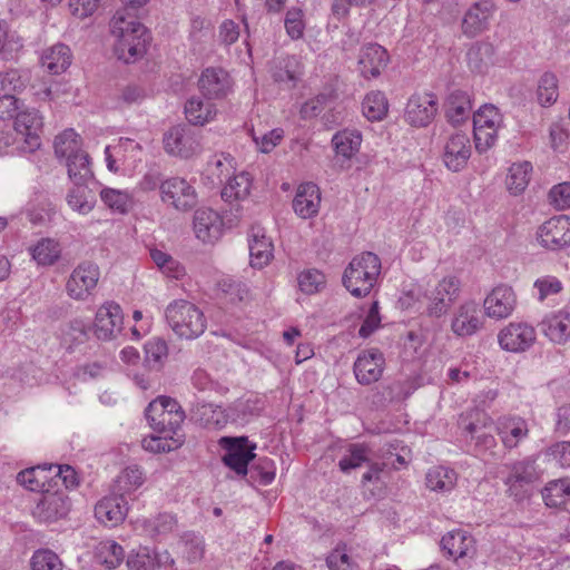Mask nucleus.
Here are the masks:
<instances>
[{"label":"nucleus","mask_w":570,"mask_h":570,"mask_svg":"<svg viewBox=\"0 0 570 570\" xmlns=\"http://www.w3.org/2000/svg\"><path fill=\"white\" fill-rule=\"evenodd\" d=\"M110 32L115 38V55L119 60L130 62L145 55L149 41L147 28L127 8L114 14Z\"/></svg>","instance_id":"1"},{"label":"nucleus","mask_w":570,"mask_h":570,"mask_svg":"<svg viewBox=\"0 0 570 570\" xmlns=\"http://www.w3.org/2000/svg\"><path fill=\"white\" fill-rule=\"evenodd\" d=\"M381 259L372 252L355 256L345 268L343 285L355 297L368 295L381 274Z\"/></svg>","instance_id":"2"},{"label":"nucleus","mask_w":570,"mask_h":570,"mask_svg":"<svg viewBox=\"0 0 570 570\" xmlns=\"http://www.w3.org/2000/svg\"><path fill=\"white\" fill-rule=\"evenodd\" d=\"M165 317L174 333L186 340L202 335L206 328V317L200 308L186 299H176L168 304Z\"/></svg>","instance_id":"3"},{"label":"nucleus","mask_w":570,"mask_h":570,"mask_svg":"<svg viewBox=\"0 0 570 570\" xmlns=\"http://www.w3.org/2000/svg\"><path fill=\"white\" fill-rule=\"evenodd\" d=\"M146 417L156 433H165L185 440L181 424L185 420V412L179 403L168 396H158L149 403L146 409Z\"/></svg>","instance_id":"4"},{"label":"nucleus","mask_w":570,"mask_h":570,"mask_svg":"<svg viewBox=\"0 0 570 570\" xmlns=\"http://www.w3.org/2000/svg\"><path fill=\"white\" fill-rule=\"evenodd\" d=\"M100 277L99 267L91 262L80 263L70 274L67 284V294L77 301H86L96 288Z\"/></svg>","instance_id":"5"},{"label":"nucleus","mask_w":570,"mask_h":570,"mask_svg":"<svg viewBox=\"0 0 570 570\" xmlns=\"http://www.w3.org/2000/svg\"><path fill=\"white\" fill-rule=\"evenodd\" d=\"M159 191L161 202L177 210H189L197 203L194 187L184 178L171 177L161 181Z\"/></svg>","instance_id":"6"},{"label":"nucleus","mask_w":570,"mask_h":570,"mask_svg":"<svg viewBox=\"0 0 570 570\" xmlns=\"http://www.w3.org/2000/svg\"><path fill=\"white\" fill-rule=\"evenodd\" d=\"M460 285V281L454 276L441 279L430 295H428L426 314L435 318L445 315L459 297Z\"/></svg>","instance_id":"7"},{"label":"nucleus","mask_w":570,"mask_h":570,"mask_svg":"<svg viewBox=\"0 0 570 570\" xmlns=\"http://www.w3.org/2000/svg\"><path fill=\"white\" fill-rule=\"evenodd\" d=\"M219 444L226 450L223 456L224 463L237 474H247V466L255 458L254 450L256 446L249 445L246 436H224L219 440Z\"/></svg>","instance_id":"8"},{"label":"nucleus","mask_w":570,"mask_h":570,"mask_svg":"<svg viewBox=\"0 0 570 570\" xmlns=\"http://www.w3.org/2000/svg\"><path fill=\"white\" fill-rule=\"evenodd\" d=\"M537 333L533 326L523 322H511L498 334V341L504 351L522 353L535 342Z\"/></svg>","instance_id":"9"},{"label":"nucleus","mask_w":570,"mask_h":570,"mask_svg":"<svg viewBox=\"0 0 570 570\" xmlns=\"http://www.w3.org/2000/svg\"><path fill=\"white\" fill-rule=\"evenodd\" d=\"M484 324L480 306L475 301L469 299L460 304L451 317V331L456 336L465 337L478 333Z\"/></svg>","instance_id":"10"},{"label":"nucleus","mask_w":570,"mask_h":570,"mask_svg":"<svg viewBox=\"0 0 570 570\" xmlns=\"http://www.w3.org/2000/svg\"><path fill=\"white\" fill-rule=\"evenodd\" d=\"M537 238L542 247L550 250L569 246L570 218L566 215L550 218L539 227Z\"/></svg>","instance_id":"11"},{"label":"nucleus","mask_w":570,"mask_h":570,"mask_svg":"<svg viewBox=\"0 0 570 570\" xmlns=\"http://www.w3.org/2000/svg\"><path fill=\"white\" fill-rule=\"evenodd\" d=\"M42 117L36 109H24L14 116V130L23 140V149L32 153L41 145Z\"/></svg>","instance_id":"12"},{"label":"nucleus","mask_w":570,"mask_h":570,"mask_svg":"<svg viewBox=\"0 0 570 570\" xmlns=\"http://www.w3.org/2000/svg\"><path fill=\"white\" fill-rule=\"evenodd\" d=\"M124 314L121 307L114 303L102 304L95 317V335L98 340L109 341L115 338L122 330Z\"/></svg>","instance_id":"13"},{"label":"nucleus","mask_w":570,"mask_h":570,"mask_svg":"<svg viewBox=\"0 0 570 570\" xmlns=\"http://www.w3.org/2000/svg\"><path fill=\"white\" fill-rule=\"evenodd\" d=\"M517 306V295L511 286L498 285L484 298L483 307L488 317L508 318Z\"/></svg>","instance_id":"14"},{"label":"nucleus","mask_w":570,"mask_h":570,"mask_svg":"<svg viewBox=\"0 0 570 570\" xmlns=\"http://www.w3.org/2000/svg\"><path fill=\"white\" fill-rule=\"evenodd\" d=\"M495 11L493 0H479L472 3L465 11L461 29L468 38H474L482 33L489 24V19Z\"/></svg>","instance_id":"15"},{"label":"nucleus","mask_w":570,"mask_h":570,"mask_svg":"<svg viewBox=\"0 0 570 570\" xmlns=\"http://www.w3.org/2000/svg\"><path fill=\"white\" fill-rule=\"evenodd\" d=\"M438 99L433 94L413 95L406 105V120L415 127H425L434 118Z\"/></svg>","instance_id":"16"},{"label":"nucleus","mask_w":570,"mask_h":570,"mask_svg":"<svg viewBox=\"0 0 570 570\" xmlns=\"http://www.w3.org/2000/svg\"><path fill=\"white\" fill-rule=\"evenodd\" d=\"M384 356L379 350L362 352L354 363V374L360 384L368 385L379 381L384 368Z\"/></svg>","instance_id":"17"},{"label":"nucleus","mask_w":570,"mask_h":570,"mask_svg":"<svg viewBox=\"0 0 570 570\" xmlns=\"http://www.w3.org/2000/svg\"><path fill=\"white\" fill-rule=\"evenodd\" d=\"M471 156L470 139L464 134H454L446 140L442 159L451 171L462 170Z\"/></svg>","instance_id":"18"},{"label":"nucleus","mask_w":570,"mask_h":570,"mask_svg":"<svg viewBox=\"0 0 570 570\" xmlns=\"http://www.w3.org/2000/svg\"><path fill=\"white\" fill-rule=\"evenodd\" d=\"M387 51L377 43H368L361 48L358 55V71L365 79L376 78L389 63Z\"/></svg>","instance_id":"19"},{"label":"nucleus","mask_w":570,"mask_h":570,"mask_svg":"<svg viewBox=\"0 0 570 570\" xmlns=\"http://www.w3.org/2000/svg\"><path fill=\"white\" fill-rule=\"evenodd\" d=\"M199 88L208 99L226 97L232 90V80L222 68H206L199 78Z\"/></svg>","instance_id":"20"},{"label":"nucleus","mask_w":570,"mask_h":570,"mask_svg":"<svg viewBox=\"0 0 570 570\" xmlns=\"http://www.w3.org/2000/svg\"><path fill=\"white\" fill-rule=\"evenodd\" d=\"M194 230L202 242L214 243L222 236L223 220L218 213L210 208L197 209L194 215Z\"/></svg>","instance_id":"21"},{"label":"nucleus","mask_w":570,"mask_h":570,"mask_svg":"<svg viewBox=\"0 0 570 570\" xmlns=\"http://www.w3.org/2000/svg\"><path fill=\"white\" fill-rule=\"evenodd\" d=\"M491 423V419L479 410L468 412L461 416L460 425L466 431L472 439L476 440V445L485 450L495 445V439L492 434L485 433L483 430Z\"/></svg>","instance_id":"22"},{"label":"nucleus","mask_w":570,"mask_h":570,"mask_svg":"<svg viewBox=\"0 0 570 570\" xmlns=\"http://www.w3.org/2000/svg\"><path fill=\"white\" fill-rule=\"evenodd\" d=\"M165 149L174 156L191 157L199 147L195 137L184 127L171 128L164 138Z\"/></svg>","instance_id":"23"},{"label":"nucleus","mask_w":570,"mask_h":570,"mask_svg":"<svg viewBox=\"0 0 570 570\" xmlns=\"http://www.w3.org/2000/svg\"><path fill=\"white\" fill-rule=\"evenodd\" d=\"M321 205V191L316 184L304 183L297 188L293 199L295 213L306 219L317 215Z\"/></svg>","instance_id":"24"},{"label":"nucleus","mask_w":570,"mask_h":570,"mask_svg":"<svg viewBox=\"0 0 570 570\" xmlns=\"http://www.w3.org/2000/svg\"><path fill=\"white\" fill-rule=\"evenodd\" d=\"M51 470H53V464H43L28 468L18 473L17 482L31 492L57 495L58 490L53 489L57 487V481H53V479H50V481L38 479V474H43L45 472H50Z\"/></svg>","instance_id":"25"},{"label":"nucleus","mask_w":570,"mask_h":570,"mask_svg":"<svg viewBox=\"0 0 570 570\" xmlns=\"http://www.w3.org/2000/svg\"><path fill=\"white\" fill-rule=\"evenodd\" d=\"M497 432L505 449L512 450L529 434V426L520 416L503 417L499 420Z\"/></svg>","instance_id":"26"},{"label":"nucleus","mask_w":570,"mask_h":570,"mask_svg":"<svg viewBox=\"0 0 570 570\" xmlns=\"http://www.w3.org/2000/svg\"><path fill=\"white\" fill-rule=\"evenodd\" d=\"M541 330L551 342L566 344L570 341V314L559 311L547 315L541 322Z\"/></svg>","instance_id":"27"},{"label":"nucleus","mask_w":570,"mask_h":570,"mask_svg":"<svg viewBox=\"0 0 570 570\" xmlns=\"http://www.w3.org/2000/svg\"><path fill=\"white\" fill-rule=\"evenodd\" d=\"M250 265L263 268L273 258V244L261 228H253L249 240Z\"/></svg>","instance_id":"28"},{"label":"nucleus","mask_w":570,"mask_h":570,"mask_svg":"<svg viewBox=\"0 0 570 570\" xmlns=\"http://www.w3.org/2000/svg\"><path fill=\"white\" fill-rule=\"evenodd\" d=\"M71 51L63 43H57L46 49L41 56L42 66L52 75L65 72L71 65Z\"/></svg>","instance_id":"29"},{"label":"nucleus","mask_w":570,"mask_h":570,"mask_svg":"<svg viewBox=\"0 0 570 570\" xmlns=\"http://www.w3.org/2000/svg\"><path fill=\"white\" fill-rule=\"evenodd\" d=\"M456 481L458 473L444 465L430 468L425 475L426 487L440 494L449 493L455 487Z\"/></svg>","instance_id":"30"},{"label":"nucleus","mask_w":570,"mask_h":570,"mask_svg":"<svg viewBox=\"0 0 570 570\" xmlns=\"http://www.w3.org/2000/svg\"><path fill=\"white\" fill-rule=\"evenodd\" d=\"M128 512L127 501H97L95 517L97 521L106 527H116L121 523Z\"/></svg>","instance_id":"31"},{"label":"nucleus","mask_w":570,"mask_h":570,"mask_svg":"<svg viewBox=\"0 0 570 570\" xmlns=\"http://www.w3.org/2000/svg\"><path fill=\"white\" fill-rule=\"evenodd\" d=\"M216 107L210 101H204L200 97H191L185 105V115L193 125H205L216 116Z\"/></svg>","instance_id":"32"},{"label":"nucleus","mask_w":570,"mask_h":570,"mask_svg":"<svg viewBox=\"0 0 570 570\" xmlns=\"http://www.w3.org/2000/svg\"><path fill=\"white\" fill-rule=\"evenodd\" d=\"M472 110L471 99L468 92L455 90L450 94L446 106V117L453 125L464 121Z\"/></svg>","instance_id":"33"},{"label":"nucleus","mask_w":570,"mask_h":570,"mask_svg":"<svg viewBox=\"0 0 570 570\" xmlns=\"http://www.w3.org/2000/svg\"><path fill=\"white\" fill-rule=\"evenodd\" d=\"M332 144L337 156L351 159L360 150L362 135L357 130L345 129L333 136Z\"/></svg>","instance_id":"34"},{"label":"nucleus","mask_w":570,"mask_h":570,"mask_svg":"<svg viewBox=\"0 0 570 570\" xmlns=\"http://www.w3.org/2000/svg\"><path fill=\"white\" fill-rule=\"evenodd\" d=\"M301 59L297 56L284 58L277 69L274 71V80L279 83H286L294 87L302 78L304 70Z\"/></svg>","instance_id":"35"},{"label":"nucleus","mask_w":570,"mask_h":570,"mask_svg":"<svg viewBox=\"0 0 570 570\" xmlns=\"http://www.w3.org/2000/svg\"><path fill=\"white\" fill-rule=\"evenodd\" d=\"M124 557L122 547L114 540L101 541L95 548V559L107 569L117 568Z\"/></svg>","instance_id":"36"},{"label":"nucleus","mask_w":570,"mask_h":570,"mask_svg":"<svg viewBox=\"0 0 570 570\" xmlns=\"http://www.w3.org/2000/svg\"><path fill=\"white\" fill-rule=\"evenodd\" d=\"M69 178L75 185L86 184L88 179L92 178L90 168L89 156L87 153L80 150L69 156L66 160Z\"/></svg>","instance_id":"37"},{"label":"nucleus","mask_w":570,"mask_h":570,"mask_svg":"<svg viewBox=\"0 0 570 570\" xmlns=\"http://www.w3.org/2000/svg\"><path fill=\"white\" fill-rule=\"evenodd\" d=\"M537 479L535 462L531 458H527L522 461L515 462L511 468V474L508 479L510 483V495L518 497L519 493L513 491L517 484L522 485L523 483L529 484Z\"/></svg>","instance_id":"38"},{"label":"nucleus","mask_w":570,"mask_h":570,"mask_svg":"<svg viewBox=\"0 0 570 570\" xmlns=\"http://www.w3.org/2000/svg\"><path fill=\"white\" fill-rule=\"evenodd\" d=\"M472 539L463 531H452L443 535L441 547L444 552L454 559L463 558L468 554Z\"/></svg>","instance_id":"39"},{"label":"nucleus","mask_w":570,"mask_h":570,"mask_svg":"<svg viewBox=\"0 0 570 570\" xmlns=\"http://www.w3.org/2000/svg\"><path fill=\"white\" fill-rule=\"evenodd\" d=\"M67 203L73 210L81 215H87L95 207L96 199L92 191L85 186V184H81L75 185V187L69 190Z\"/></svg>","instance_id":"40"},{"label":"nucleus","mask_w":570,"mask_h":570,"mask_svg":"<svg viewBox=\"0 0 570 570\" xmlns=\"http://www.w3.org/2000/svg\"><path fill=\"white\" fill-rule=\"evenodd\" d=\"M250 189V178L246 173L235 175L222 189V198L232 204L236 200L245 199Z\"/></svg>","instance_id":"41"},{"label":"nucleus","mask_w":570,"mask_h":570,"mask_svg":"<svg viewBox=\"0 0 570 570\" xmlns=\"http://www.w3.org/2000/svg\"><path fill=\"white\" fill-rule=\"evenodd\" d=\"M180 542L184 544V558L189 563L200 562L205 556V539L199 533L187 531L180 537Z\"/></svg>","instance_id":"42"},{"label":"nucleus","mask_w":570,"mask_h":570,"mask_svg":"<svg viewBox=\"0 0 570 570\" xmlns=\"http://www.w3.org/2000/svg\"><path fill=\"white\" fill-rule=\"evenodd\" d=\"M531 170L532 166L528 161L513 164L509 168L505 184L510 193L518 195L525 189L530 181Z\"/></svg>","instance_id":"43"},{"label":"nucleus","mask_w":570,"mask_h":570,"mask_svg":"<svg viewBox=\"0 0 570 570\" xmlns=\"http://www.w3.org/2000/svg\"><path fill=\"white\" fill-rule=\"evenodd\" d=\"M142 482V472L138 468H127L117 478L114 494L124 499L126 495H130Z\"/></svg>","instance_id":"44"},{"label":"nucleus","mask_w":570,"mask_h":570,"mask_svg":"<svg viewBox=\"0 0 570 570\" xmlns=\"http://www.w3.org/2000/svg\"><path fill=\"white\" fill-rule=\"evenodd\" d=\"M389 104L383 92L372 91L362 102V110L368 120H381L387 114Z\"/></svg>","instance_id":"45"},{"label":"nucleus","mask_w":570,"mask_h":570,"mask_svg":"<svg viewBox=\"0 0 570 570\" xmlns=\"http://www.w3.org/2000/svg\"><path fill=\"white\" fill-rule=\"evenodd\" d=\"M184 443V439L180 436L175 438L165 435V433H157V435H150L144 438L141 445L145 450L154 453L170 452L180 448Z\"/></svg>","instance_id":"46"},{"label":"nucleus","mask_w":570,"mask_h":570,"mask_svg":"<svg viewBox=\"0 0 570 570\" xmlns=\"http://www.w3.org/2000/svg\"><path fill=\"white\" fill-rule=\"evenodd\" d=\"M67 511L65 501H38L32 514L41 522H53L66 515Z\"/></svg>","instance_id":"47"},{"label":"nucleus","mask_w":570,"mask_h":570,"mask_svg":"<svg viewBox=\"0 0 570 570\" xmlns=\"http://www.w3.org/2000/svg\"><path fill=\"white\" fill-rule=\"evenodd\" d=\"M61 248L58 242L42 238L32 248V257L40 265H52L60 257Z\"/></svg>","instance_id":"48"},{"label":"nucleus","mask_w":570,"mask_h":570,"mask_svg":"<svg viewBox=\"0 0 570 570\" xmlns=\"http://www.w3.org/2000/svg\"><path fill=\"white\" fill-rule=\"evenodd\" d=\"M89 327L83 320L75 318L61 330L62 342L69 347L82 344L88 340Z\"/></svg>","instance_id":"49"},{"label":"nucleus","mask_w":570,"mask_h":570,"mask_svg":"<svg viewBox=\"0 0 570 570\" xmlns=\"http://www.w3.org/2000/svg\"><path fill=\"white\" fill-rule=\"evenodd\" d=\"M80 151L79 135L73 129H66L55 139V154L59 158L68 159Z\"/></svg>","instance_id":"50"},{"label":"nucleus","mask_w":570,"mask_h":570,"mask_svg":"<svg viewBox=\"0 0 570 570\" xmlns=\"http://www.w3.org/2000/svg\"><path fill=\"white\" fill-rule=\"evenodd\" d=\"M150 257L159 269L168 277L180 278L185 274V268L169 254L154 248L150 250Z\"/></svg>","instance_id":"51"},{"label":"nucleus","mask_w":570,"mask_h":570,"mask_svg":"<svg viewBox=\"0 0 570 570\" xmlns=\"http://www.w3.org/2000/svg\"><path fill=\"white\" fill-rule=\"evenodd\" d=\"M538 100L541 106L547 107L554 104L558 99V80L551 72H546L539 80L538 85Z\"/></svg>","instance_id":"52"},{"label":"nucleus","mask_w":570,"mask_h":570,"mask_svg":"<svg viewBox=\"0 0 570 570\" xmlns=\"http://www.w3.org/2000/svg\"><path fill=\"white\" fill-rule=\"evenodd\" d=\"M367 452L368 450L364 444H351L347 448V453L338 462L341 471L347 473L367 462Z\"/></svg>","instance_id":"53"},{"label":"nucleus","mask_w":570,"mask_h":570,"mask_svg":"<svg viewBox=\"0 0 570 570\" xmlns=\"http://www.w3.org/2000/svg\"><path fill=\"white\" fill-rule=\"evenodd\" d=\"M297 281L299 289L307 295L321 292L326 284L325 275L315 268L302 272Z\"/></svg>","instance_id":"54"},{"label":"nucleus","mask_w":570,"mask_h":570,"mask_svg":"<svg viewBox=\"0 0 570 570\" xmlns=\"http://www.w3.org/2000/svg\"><path fill=\"white\" fill-rule=\"evenodd\" d=\"M100 197L109 208L120 214L127 213L131 204V198L126 191L114 188H104Z\"/></svg>","instance_id":"55"},{"label":"nucleus","mask_w":570,"mask_h":570,"mask_svg":"<svg viewBox=\"0 0 570 570\" xmlns=\"http://www.w3.org/2000/svg\"><path fill=\"white\" fill-rule=\"evenodd\" d=\"M502 122L499 110L492 105H484L473 115V127L498 130Z\"/></svg>","instance_id":"56"},{"label":"nucleus","mask_w":570,"mask_h":570,"mask_svg":"<svg viewBox=\"0 0 570 570\" xmlns=\"http://www.w3.org/2000/svg\"><path fill=\"white\" fill-rule=\"evenodd\" d=\"M32 570H61L62 562L58 554L49 549H39L33 552L31 561Z\"/></svg>","instance_id":"57"},{"label":"nucleus","mask_w":570,"mask_h":570,"mask_svg":"<svg viewBox=\"0 0 570 570\" xmlns=\"http://www.w3.org/2000/svg\"><path fill=\"white\" fill-rule=\"evenodd\" d=\"M304 12L301 8L292 7L287 10L284 26L286 29V33L293 39H301L304 35L305 22H304Z\"/></svg>","instance_id":"58"},{"label":"nucleus","mask_w":570,"mask_h":570,"mask_svg":"<svg viewBox=\"0 0 570 570\" xmlns=\"http://www.w3.org/2000/svg\"><path fill=\"white\" fill-rule=\"evenodd\" d=\"M326 564L330 570H353L355 562L347 554L346 544L338 543L327 556Z\"/></svg>","instance_id":"59"},{"label":"nucleus","mask_w":570,"mask_h":570,"mask_svg":"<svg viewBox=\"0 0 570 570\" xmlns=\"http://www.w3.org/2000/svg\"><path fill=\"white\" fill-rule=\"evenodd\" d=\"M177 525L176 518L168 513L159 514L156 519L144 521V531L151 537H158L171 532Z\"/></svg>","instance_id":"60"},{"label":"nucleus","mask_w":570,"mask_h":570,"mask_svg":"<svg viewBox=\"0 0 570 570\" xmlns=\"http://www.w3.org/2000/svg\"><path fill=\"white\" fill-rule=\"evenodd\" d=\"M167 344L165 341L156 338L149 341L145 346L146 362L151 368H159L163 360L167 357Z\"/></svg>","instance_id":"61"},{"label":"nucleus","mask_w":570,"mask_h":570,"mask_svg":"<svg viewBox=\"0 0 570 570\" xmlns=\"http://www.w3.org/2000/svg\"><path fill=\"white\" fill-rule=\"evenodd\" d=\"M126 566L128 570H155L151 552L147 548L130 551Z\"/></svg>","instance_id":"62"},{"label":"nucleus","mask_w":570,"mask_h":570,"mask_svg":"<svg viewBox=\"0 0 570 570\" xmlns=\"http://www.w3.org/2000/svg\"><path fill=\"white\" fill-rule=\"evenodd\" d=\"M533 286L538 289V298L541 302L551 295L560 293L563 288L561 281L552 275L539 277Z\"/></svg>","instance_id":"63"},{"label":"nucleus","mask_w":570,"mask_h":570,"mask_svg":"<svg viewBox=\"0 0 570 570\" xmlns=\"http://www.w3.org/2000/svg\"><path fill=\"white\" fill-rule=\"evenodd\" d=\"M550 204L557 209L563 210L570 207V183H561L549 191Z\"/></svg>","instance_id":"64"}]
</instances>
